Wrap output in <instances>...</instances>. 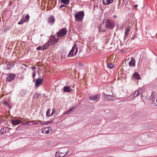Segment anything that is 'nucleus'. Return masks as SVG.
I'll return each mask as SVG.
<instances>
[{"instance_id":"nucleus-1","label":"nucleus","mask_w":157,"mask_h":157,"mask_svg":"<svg viewBox=\"0 0 157 157\" xmlns=\"http://www.w3.org/2000/svg\"><path fill=\"white\" fill-rule=\"evenodd\" d=\"M74 16L75 18V20L77 22H81L83 20L84 16V13L83 11H82L75 13Z\"/></svg>"},{"instance_id":"nucleus-19","label":"nucleus","mask_w":157,"mask_h":157,"mask_svg":"<svg viewBox=\"0 0 157 157\" xmlns=\"http://www.w3.org/2000/svg\"><path fill=\"white\" fill-rule=\"evenodd\" d=\"M135 61L134 58H132L129 63L130 67H133L135 65Z\"/></svg>"},{"instance_id":"nucleus-33","label":"nucleus","mask_w":157,"mask_h":157,"mask_svg":"<svg viewBox=\"0 0 157 157\" xmlns=\"http://www.w3.org/2000/svg\"><path fill=\"white\" fill-rule=\"evenodd\" d=\"M123 126V124L120 123H118L117 124V125L116 126V127H122Z\"/></svg>"},{"instance_id":"nucleus-18","label":"nucleus","mask_w":157,"mask_h":157,"mask_svg":"<svg viewBox=\"0 0 157 157\" xmlns=\"http://www.w3.org/2000/svg\"><path fill=\"white\" fill-rule=\"evenodd\" d=\"M11 122L12 124L14 125H18L21 123V121L20 120H11Z\"/></svg>"},{"instance_id":"nucleus-2","label":"nucleus","mask_w":157,"mask_h":157,"mask_svg":"<svg viewBox=\"0 0 157 157\" xmlns=\"http://www.w3.org/2000/svg\"><path fill=\"white\" fill-rule=\"evenodd\" d=\"M78 51V47L76 44H75L73 46L71 50L67 55V57H71L75 56Z\"/></svg>"},{"instance_id":"nucleus-31","label":"nucleus","mask_w":157,"mask_h":157,"mask_svg":"<svg viewBox=\"0 0 157 157\" xmlns=\"http://www.w3.org/2000/svg\"><path fill=\"white\" fill-rule=\"evenodd\" d=\"M36 74V71H34L33 72V79H34V78L35 77Z\"/></svg>"},{"instance_id":"nucleus-10","label":"nucleus","mask_w":157,"mask_h":157,"mask_svg":"<svg viewBox=\"0 0 157 157\" xmlns=\"http://www.w3.org/2000/svg\"><path fill=\"white\" fill-rule=\"evenodd\" d=\"M55 20V18L54 16H50L48 19V23L52 25L54 23Z\"/></svg>"},{"instance_id":"nucleus-21","label":"nucleus","mask_w":157,"mask_h":157,"mask_svg":"<svg viewBox=\"0 0 157 157\" xmlns=\"http://www.w3.org/2000/svg\"><path fill=\"white\" fill-rule=\"evenodd\" d=\"M131 27L130 26H128L125 31L124 37H126L128 36V33L130 31Z\"/></svg>"},{"instance_id":"nucleus-14","label":"nucleus","mask_w":157,"mask_h":157,"mask_svg":"<svg viewBox=\"0 0 157 157\" xmlns=\"http://www.w3.org/2000/svg\"><path fill=\"white\" fill-rule=\"evenodd\" d=\"M6 65V67L7 69L10 70L14 66L13 63L7 62L5 64Z\"/></svg>"},{"instance_id":"nucleus-22","label":"nucleus","mask_w":157,"mask_h":157,"mask_svg":"<svg viewBox=\"0 0 157 157\" xmlns=\"http://www.w3.org/2000/svg\"><path fill=\"white\" fill-rule=\"evenodd\" d=\"M29 18V16L28 14H27L26 16L24 15L23 16L22 19H24L25 22L28 21Z\"/></svg>"},{"instance_id":"nucleus-35","label":"nucleus","mask_w":157,"mask_h":157,"mask_svg":"<svg viewBox=\"0 0 157 157\" xmlns=\"http://www.w3.org/2000/svg\"><path fill=\"white\" fill-rule=\"evenodd\" d=\"M65 5H61L60 6H59V8H62L65 6Z\"/></svg>"},{"instance_id":"nucleus-4","label":"nucleus","mask_w":157,"mask_h":157,"mask_svg":"<svg viewBox=\"0 0 157 157\" xmlns=\"http://www.w3.org/2000/svg\"><path fill=\"white\" fill-rule=\"evenodd\" d=\"M67 30L66 28H63L60 29L57 32V36L59 37H62L65 36L67 33Z\"/></svg>"},{"instance_id":"nucleus-12","label":"nucleus","mask_w":157,"mask_h":157,"mask_svg":"<svg viewBox=\"0 0 157 157\" xmlns=\"http://www.w3.org/2000/svg\"><path fill=\"white\" fill-rule=\"evenodd\" d=\"M104 98L105 100L109 101H111L114 100V97L109 95L104 94Z\"/></svg>"},{"instance_id":"nucleus-40","label":"nucleus","mask_w":157,"mask_h":157,"mask_svg":"<svg viewBox=\"0 0 157 157\" xmlns=\"http://www.w3.org/2000/svg\"><path fill=\"white\" fill-rule=\"evenodd\" d=\"M4 128H3V131H2V132H1L2 133H3L4 132H6V130L4 131Z\"/></svg>"},{"instance_id":"nucleus-7","label":"nucleus","mask_w":157,"mask_h":157,"mask_svg":"<svg viewBox=\"0 0 157 157\" xmlns=\"http://www.w3.org/2000/svg\"><path fill=\"white\" fill-rule=\"evenodd\" d=\"M67 151L61 152L60 151L57 152L55 154L56 157H63L66 155Z\"/></svg>"},{"instance_id":"nucleus-32","label":"nucleus","mask_w":157,"mask_h":157,"mask_svg":"<svg viewBox=\"0 0 157 157\" xmlns=\"http://www.w3.org/2000/svg\"><path fill=\"white\" fill-rule=\"evenodd\" d=\"M56 112V110L55 109H52V113H51V114L50 115V116H52L54 114V113H55Z\"/></svg>"},{"instance_id":"nucleus-25","label":"nucleus","mask_w":157,"mask_h":157,"mask_svg":"<svg viewBox=\"0 0 157 157\" xmlns=\"http://www.w3.org/2000/svg\"><path fill=\"white\" fill-rule=\"evenodd\" d=\"M74 109L75 108L74 107L71 108L66 113H65V114H69L70 113L72 112Z\"/></svg>"},{"instance_id":"nucleus-23","label":"nucleus","mask_w":157,"mask_h":157,"mask_svg":"<svg viewBox=\"0 0 157 157\" xmlns=\"http://www.w3.org/2000/svg\"><path fill=\"white\" fill-rule=\"evenodd\" d=\"M33 124V122L32 121H27L25 123H23L24 125H30Z\"/></svg>"},{"instance_id":"nucleus-38","label":"nucleus","mask_w":157,"mask_h":157,"mask_svg":"<svg viewBox=\"0 0 157 157\" xmlns=\"http://www.w3.org/2000/svg\"><path fill=\"white\" fill-rule=\"evenodd\" d=\"M137 6H138V5H134V8L135 9H136Z\"/></svg>"},{"instance_id":"nucleus-3","label":"nucleus","mask_w":157,"mask_h":157,"mask_svg":"<svg viewBox=\"0 0 157 157\" xmlns=\"http://www.w3.org/2000/svg\"><path fill=\"white\" fill-rule=\"evenodd\" d=\"M59 40V38H56L55 36L52 35L49 38L47 42V44H46V45H48V48L49 46L57 42Z\"/></svg>"},{"instance_id":"nucleus-13","label":"nucleus","mask_w":157,"mask_h":157,"mask_svg":"<svg viewBox=\"0 0 157 157\" xmlns=\"http://www.w3.org/2000/svg\"><path fill=\"white\" fill-rule=\"evenodd\" d=\"M99 96L98 94L95 95L91 96L89 98V99L91 101H95L97 100L98 101L99 100Z\"/></svg>"},{"instance_id":"nucleus-41","label":"nucleus","mask_w":157,"mask_h":157,"mask_svg":"<svg viewBox=\"0 0 157 157\" xmlns=\"http://www.w3.org/2000/svg\"><path fill=\"white\" fill-rule=\"evenodd\" d=\"M36 67H31V69H36Z\"/></svg>"},{"instance_id":"nucleus-17","label":"nucleus","mask_w":157,"mask_h":157,"mask_svg":"<svg viewBox=\"0 0 157 157\" xmlns=\"http://www.w3.org/2000/svg\"><path fill=\"white\" fill-rule=\"evenodd\" d=\"M114 0H103V4L104 5H109L112 3Z\"/></svg>"},{"instance_id":"nucleus-27","label":"nucleus","mask_w":157,"mask_h":157,"mask_svg":"<svg viewBox=\"0 0 157 157\" xmlns=\"http://www.w3.org/2000/svg\"><path fill=\"white\" fill-rule=\"evenodd\" d=\"M107 66L109 68L111 69L113 67L114 65L112 63H109L107 64Z\"/></svg>"},{"instance_id":"nucleus-24","label":"nucleus","mask_w":157,"mask_h":157,"mask_svg":"<svg viewBox=\"0 0 157 157\" xmlns=\"http://www.w3.org/2000/svg\"><path fill=\"white\" fill-rule=\"evenodd\" d=\"M70 0H61V2L67 5L70 3Z\"/></svg>"},{"instance_id":"nucleus-44","label":"nucleus","mask_w":157,"mask_h":157,"mask_svg":"<svg viewBox=\"0 0 157 157\" xmlns=\"http://www.w3.org/2000/svg\"><path fill=\"white\" fill-rule=\"evenodd\" d=\"M152 101H154V100H153V98H152Z\"/></svg>"},{"instance_id":"nucleus-36","label":"nucleus","mask_w":157,"mask_h":157,"mask_svg":"<svg viewBox=\"0 0 157 157\" xmlns=\"http://www.w3.org/2000/svg\"><path fill=\"white\" fill-rule=\"evenodd\" d=\"M39 95L38 94H35V96L36 97V98H37L39 97Z\"/></svg>"},{"instance_id":"nucleus-28","label":"nucleus","mask_w":157,"mask_h":157,"mask_svg":"<svg viewBox=\"0 0 157 157\" xmlns=\"http://www.w3.org/2000/svg\"><path fill=\"white\" fill-rule=\"evenodd\" d=\"M25 22V21L24 20V19H21V21L18 23V25H21L22 24L24 23Z\"/></svg>"},{"instance_id":"nucleus-34","label":"nucleus","mask_w":157,"mask_h":157,"mask_svg":"<svg viewBox=\"0 0 157 157\" xmlns=\"http://www.w3.org/2000/svg\"><path fill=\"white\" fill-rule=\"evenodd\" d=\"M52 123V121H47L46 122H45L44 124H51Z\"/></svg>"},{"instance_id":"nucleus-20","label":"nucleus","mask_w":157,"mask_h":157,"mask_svg":"<svg viewBox=\"0 0 157 157\" xmlns=\"http://www.w3.org/2000/svg\"><path fill=\"white\" fill-rule=\"evenodd\" d=\"M133 76L134 78L137 79H140V76L138 72H135L133 75Z\"/></svg>"},{"instance_id":"nucleus-9","label":"nucleus","mask_w":157,"mask_h":157,"mask_svg":"<svg viewBox=\"0 0 157 157\" xmlns=\"http://www.w3.org/2000/svg\"><path fill=\"white\" fill-rule=\"evenodd\" d=\"M143 90V89L142 88H139L138 91H136L132 95L133 98H134L140 94H141Z\"/></svg>"},{"instance_id":"nucleus-8","label":"nucleus","mask_w":157,"mask_h":157,"mask_svg":"<svg viewBox=\"0 0 157 157\" xmlns=\"http://www.w3.org/2000/svg\"><path fill=\"white\" fill-rule=\"evenodd\" d=\"M16 75L14 74H10L7 77L6 80L10 82L13 80L15 77Z\"/></svg>"},{"instance_id":"nucleus-29","label":"nucleus","mask_w":157,"mask_h":157,"mask_svg":"<svg viewBox=\"0 0 157 157\" xmlns=\"http://www.w3.org/2000/svg\"><path fill=\"white\" fill-rule=\"evenodd\" d=\"M50 109H48L46 112V116L47 117H50Z\"/></svg>"},{"instance_id":"nucleus-16","label":"nucleus","mask_w":157,"mask_h":157,"mask_svg":"<svg viewBox=\"0 0 157 157\" xmlns=\"http://www.w3.org/2000/svg\"><path fill=\"white\" fill-rule=\"evenodd\" d=\"M63 90L64 92L68 93L71 92L72 90L71 88V87L69 86H64Z\"/></svg>"},{"instance_id":"nucleus-37","label":"nucleus","mask_w":157,"mask_h":157,"mask_svg":"<svg viewBox=\"0 0 157 157\" xmlns=\"http://www.w3.org/2000/svg\"><path fill=\"white\" fill-rule=\"evenodd\" d=\"M99 31H101H101H105L104 30H101V26L100 25L99 26Z\"/></svg>"},{"instance_id":"nucleus-43","label":"nucleus","mask_w":157,"mask_h":157,"mask_svg":"<svg viewBox=\"0 0 157 157\" xmlns=\"http://www.w3.org/2000/svg\"><path fill=\"white\" fill-rule=\"evenodd\" d=\"M2 128L1 129V132L2 131Z\"/></svg>"},{"instance_id":"nucleus-11","label":"nucleus","mask_w":157,"mask_h":157,"mask_svg":"<svg viewBox=\"0 0 157 157\" xmlns=\"http://www.w3.org/2000/svg\"><path fill=\"white\" fill-rule=\"evenodd\" d=\"M41 131L43 133L48 134L50 132H51L52 130V128H42Z\"/></svg>"},{"instance_id":"nucleus-39","label":"nucleus","mask_w":157,"mask_h":157,"mask_svg":"<svg viewBox=\"0 0 157 157\" xmlns=\"http://www.w3.org/2000/svg\"><path fill=\"white\" fill-rule=\"evenodd\" d=\"M155 106H157V98L156 101V102L155 103Z\"/></svg>"},{"instance_id":"nucleus-45","label":"nucleus","mask_w":157,"mask_h":157,"mask_svg":"<svg viewBox=\"0 0 157 157\" xmlns=\"http://www.w3.org/2000/svg\"><path fill=\"white\" fill-rule=\"evenodd\" d=\"M0 97H2V96H1V95Z\"/></svg>"},{"instance_id":"nucleus-30","label":"nucleus","mask_w":157,"mask_h":157,"mask_svg":"<svg viewBox=\"0 0 157 157\" xmlns=\"http://www.w3.org/2000/svg\"><path fill=\"white\" fill-rule=\"evenodd\" d=\"M4 105L7 106L9 108V109L10 108V107L9 105V103L7 102L4 101Z\"/></svg>"},{"instance_id":"nucleus-5","label":"nucleus","mask_w":157,"mask_h":157,"mask_svg":"<svg viewBox=\"0 0 157 157\" xmlns=\"http://www.w3.org/2000/svg\"><path fill=\"white\" fill-rule=\"evenodd\" d=\"M115 26L113 22L109 19L107 20L105 24V28L107 29H112Z\"/></svg>"},{"instance_id":"nucleus-6","label":"nucleus","mask_w":157,"mask_h":157,"mask_svg":"<svg viewBox=\"0 0 157 157\" xmlns=\"http://www.w3.org/2000/svg\"><path fill=\"white\" fill-rule=\"evenodd\" d=\"M33 81L35 82V88H37L42 84L43 80L42 78H39L36 79H33Z\"/></svg>"},{"instance_id":"nucleus-15","label":"nucleus","mask_w":157,"mask_h":157,"mask_svg":"<svg viewBox=\"0 0 157 157\" xmlns=\"http://www.w3.org/2000/svg\"><path fill=\"white\" fill-rule=\"evenodd\" d=\"M48 48V45H46L45 44L43 46H39L36 49L38 50H44L47 49Z\"/></svg>"},{"instance_id":"nucleus-42","label":"nucleus","mask_w":157,"mask_h":157,"mask_svg":"<svg viewBox=\"0 0 157 157\" xmlns=\"http://www.w3.org/2000/svg\"><path fill=\"white\" fill-rule=\"evenodd\" d=\"M153 97V96H152V95H151V98H152Z\"/></svg>"},{"instance_id":"nucleus-26","label":"nucleus","mask_w":157,"mask_h":157,"mask_svg":"<svg viewBox=\"0 0 157 157\" xmlns=\"http://www.w3.org/2000/svg\"><path fill=\"white\" fill-rule=\"evenodd\" d=\"M26 92L25 90H21L20 91V94L21 96H24L26 94Z\"/></svg>"}]
</instances>
